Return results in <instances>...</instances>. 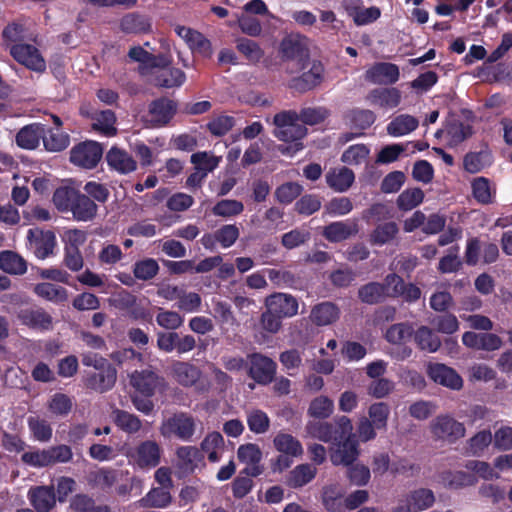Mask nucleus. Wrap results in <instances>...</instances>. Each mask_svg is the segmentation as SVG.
<instances>
[{"label": "nucleus", "instance_id": "nucleus-42", "mask_svg": "<svg viewBox=\"0 0 512 512\" xmlns=\"http://www.w3.org/2000/svg\"><path fill=\"white\" fill-rule=\"evenodd\" d=\"M472 195L474 199L482 204L489 205L494 203L496 190L492 189L490 180L485 177H477L471 183Z\"/></svg>", "mask_w": 512, "mask_h": 512}, {"label": "nucleus", "instance_id": "nucleus-10", "mask_svg": "<svg viewBox=\"0 0 512 512\" xmlns=\"http://www.w3.org/2000/svg\"><path fill=\"white\" fill-rule=\"evenodd\" d=\"M177 113V103L166 97L153 100L148 106V122L152 128L164 127Z\"/></svg>", "mask_w": 512, "mask_h": 512}, {"label": "nucleus", "instance_id": "nucleus-33", "mask_svg": "<svg viewBox=\"0 0 512 512\" xmlns=\"http://www.w3.org/2000/svg\"><path fill=\"white\" fill-rule=\"evenodd\" d=\"M327 185L336 192L347 191L355 180L354 172L347 168L342 167L338 170H330L326 176Z\"/></svg>", "mask_w": 512, "mask_h": 512}, {"label": "nucleus", "instance_id": "nucleus-3", "mask_svg": "<svg viewBox=\"0 0 512 512\" xmlns=\"http://www.w3.org/2000/svg\"><path fill=\"white\" fill-rule=\"evenodd\" d=\"M8 52L14 61L32 72L42 74L47 69L44 56L33 44H11Z\"/></svg>", "mask_w": 512, "mask_h": 512}, {"label": "nucleus", "instance_id": "nucleus-56", "mask_svg": "<svg viewBox=\"0 0 512 512\" xmlns=\"http://www.w3.org/2000/svg\"><path fill=\"white\" fill-rule=\"evenodd\" d=\"M493 439L490 430H482L467 441L466 453L472 456H480L491 444Z\"/></svg>", "mask_w": 512, "mask_h": 512}, {"label": "nucleus", "instance_id": "nucleus-60", "mask_svg": "<svg viewBox=\"0 0 512 512\" xmlns=\"http://www.w3.org/2000/svg\"><path fill=\"white\" fill-rule=\"evenodd\" d=\"M369 419L377 430H386L390 415V407L385 402L373 403L368 409Z\"/></svg>", "mask_w": 512, "mask_h": 512}, {"label": "nucleus", "instance_id": "nucleus-52", "mask_svg": "<svg viewBox=\"0 0 512 512\" xmlns=\"http://www.w3.org/2000/svg\"><path fill=\"white\" fill-rule=\"evenodd\" d=\"M114 414V423L122 431L128 434H135L141 429L142 422L138 416L120 409H117Z\"/></svg>", "mask_w": 512, "mask_h": 512}, {"label": "nucleus", "instance_id": "nucleus-50", "mask_svg": "<svg viewBox=\"0 0 512 512\" xmlns=\"http://www.w3.org/2000/svg\"><path fill=\"white\" fill-rule=\"evenodd\" d=\"M25 26L19 21L8 23L2 30V40L5 50L9 51L11 44L24 43Z\"/></svg>", "mask_w": 512, "mask_h": 512}, {"label": "nucleus", "instance_id": "nucleus-55", "mask_svg": "<svg viewBox=\"0 0 512 512\" xmlns=\"http://www.w3.org/2000/svg\"><path fill=\"white\" fill-rule=\"evenodd\" d=\"M237 50L253 64L258 63L264 56V50L254 40L240 38L236 43Z\"/></svg>", "mask_w": 512, "mask_h": 512}, {"label": "nucleus", "instance_id": "nucleus-32", "mask_svg": "<svg viewBox=\"0 0 512 512\" xmlns=\"http://www.w3.org/2000/svg\"><path fill=\"white\" fill-rule=\"evenodd\" d=\"M317 469L310 464H299L286 476L285 484L297 489L310 483L316 476Z\"/></svg>", "mask_w": 512, "mask_h": 512}, {"label": "nucleus", "instance_id": "nucleus-64", "mask_svg": "<svg viewBox=\"0 0 512 512\" xmlns=\"http://www.w3.org/2000/svg\"><path fill=\"white\" fill-rule=\"evenodd\" d=\"M333 409L334 404L330 398L319 396L311 401L308 414L314 418L325 419L333 413Z\"/></svg>", "mask_w": 512, "mask_h": 512}, {"label": "nucleus", "instance_id": "nucleus-16", "mask_svg": "<svg viewBox=\"0 0 512 512\" xmlns=\"http://www.w3.org/2000/svg\"><path fill=\"white\" fill-rule=\"evenodd\" d=\"M27 497L35 512H51L57 502L52 485L33 486L28 490Z\"/></svg>", "mask_w": 512, "mask_h": 512}, {"label": "nucleus", "instance_id": "nucleus-18", "mask_svg": "<svg viewBox=\"0 0 512 512\" xmlns=\"http://www.w3.org/2000/svg\"><path fill=\"white\" fill-rule=\"evenodd\" d=\"M337 447L330 453V460L333 465L349 466L356 461L359 456V445L355 435L344 438L340 443L335 444Z\"/></svg>", "mask_w": 512, "mask_h": 512}, {"label": "nucleus", "instance_id": "nucleus-30", "mask_svg": "<svg viewBox=\"0 0 512 512\" xmlns=\"http://www.w3.org/2000/svg\"><path fill=\"white\" fill-rule=\"evenodd\" d=\"M268 306L281 317H292L298 312V301L295 297L276 293L268 299Z\"/></svg>", "mask_w": 512, "mask_h": 512}, {"label": "nucleus", "instance_id": "nucleus-59", "mask_svg": "<svg viewBox=\"0 0 512 512\" xmlns=\"http://www.w3.org/2000/svg\"><path fill=\"white\" fill-rule=\"evenodd\" d=\"M187 45L193 54H198L203 58L209 59L213 55L211 41L197 30L195 33H192V37Z\"/></svg>", "mask_w": 512, "mask_h": 512}, {"label": "nucleus", "instance_id": "nucleus-37", "mask_svg": "<svg viewBox=\"0 0 512 512\" xmlns=\"http://www.w3.org/2000/svg\"><path fill=\"white\" fill-rule=\"evenodd\" d=\"M405 502L415 512H422L431 508L435 503V495L431 489L419 488L409 492Z\"/></svg>", "mask_w": 512, "mask_h": 512}, {"label": "nucleus", "instance_id": "nucleus-26", "mask_svg": "<svg viewBox=\"0 0 512 512\" xmlns=\"http://www.w3.org/2000/svg\"><path fill=\"white\" fill-rule=\"evenodd\" d=\"M120 29L125 34H146L151 31V21L137 12L127 13L120 20Z\"/></svg>", "mask_w": 512, "mask_h": 512}, {"label": "nucleus", "instance_id": "nucleus-12", "mask_svg": "<svg viewBox=\"0 0 512 512\" xmlns=\"http://www.w3.org/2000/svg\"><path fill=\"white\" fill-rule=\"evenodd\" d=\"M237 457L246 467L240 474L251 477H258L264 472V467L260 464L262 460V451L257 444L247 443L240 445L237 450Z\"/></svg>", "mask_w": 512, "mask_h": 512}, {"label": "nucleus", "instance_id": "nucleus-57", "mask_svg": "<svg viewBox=\"0 0 512 512\" xmlns=\"http://www.w3.org/2000/svg\"><path fill=\"white\" fill-rule=\"evenodd\" d=\"M343 493L337 485H328L323 488L322 503L329 512H340L342 510Z\"/></svg>", "mask_w": 512, "mask_h": 512}, {"label": "nucleus", "instance_id": "nucleus-2", "mask_svg": "<svg viewBox=\"0 0 512 512\" xmlns=\"http://www.w3.org/2000/svg\"><path fill=\"white\" fill-rule=\"evenodd\" d=\"M299 116L296 111L285 110L277 113L273 118L276 126L274 136L283 142H295L296 150H301L303 144L299 142L307 134V128L298 124Z\"/></svg>", "mask_w": 512, "mask_h": 512}, {"label": "nucleus", "instance_id": "nucleus-39", "mask_svg": "<svg viewBox=\"0 0 512 512\" xmlns=\"http://www.w3.org/2000/svg\"><path fill=\"white\" fill-rule=\"evenodd\" d=\"M414 341L421 351L434 353L441 346V340L438 335L427 326H420L414 332Z\"/></svg>", "mask_w": 512, "mask_h": 512}, {"label": "nucleus", "instance_id": "nucleus-53", "mask_svg": "<svg viewBox=\"0 0 512 512\" xmlns=\"http://www.w3.org/2000/svg\"><path fill=\"white\" fill-rule=\"evenodd\" d=\"M158 262L153 258L138 260L133 264V275L136 279L149 281L159 273Z\"/></svg>", "mask_w": 512, "mask_h": 512}, {"label": "nucleus", "instance_id": "nucleus-15", "mask_svg": "<svg viewBox=\"0 0 512 512\" xmlns=\"http://www.w3.org/2000/svg\"><path fill=\"white\" fill-rule=\"evenodd\" d=\"M427 375L435 383L452 390H460L463 386V380L456 370L442 363H430Z\"/></svg>", "mask_w": 512, "mask_h": 512}, {"label": "nucleus", "instance_id": "nucleus-38", "mask_svg": "<svg viewBox=\"0 0 512 512\" xmlns=\"http://www.w3.org/2000/svg\"><path fill=\"white\" fill-rule=\"evenodd\" d=\"M399 233L396 222L390 221L377 225L369 235V242L374 246H383L393 241Z\"/></svg>", "mask_w": 512, "mask_h": 512}, {"label": "nucleus", "instance_id": "nucleus-22", "mask_svg": "<svg viewBox=\"0 0 512 512\" xmlns=\"http://www.w3.org/2000/svg\"><path fill=\"white\" fill-rule=\"evenodd\" d=\"M45 136V125L32 123L22 127L15 136L18 147L25 150H35L39 147L42 138Z\"/></svg>", "mask_w": 512, "mask_h": 512}, {"label": "nucleus", "instance_id": "nucleus-34", "mask_svg": "<svg viewBox=\"0 0 512 512\" xmlns=\"http://www.w3.org/2000/svg\"><path fill=\"white\" fill-rule=\"evenodd\" d=\"M369 99L372 104L382 108H395L401 102V92L395 87L376 88L369 93Z\"/></svg>", "mask_w": 512, "mask_h": 512}, {"label": "nucleus", "instance_id": "nucleus-11", "mask_svg": "<svg viewBox=\"0 0 512 512\" xmlns=\"http://www.w3.org/2000/svg\"><path fill=\"white\" fill-rule=\"evenodd\" d=\"M117 380V370L113 365L94 371H87L83 376V384L87 389L104 393L111 390Z\"/></svg>", "mask_w": 512, "mask_h": 512}, {"label": "nucleus", "instance_id": "nucleus-13", "mask_svg": "<svg viewBox=\"0 0 512 512\" xmlns=\"http://www.w3.org/2000/svg\"><path fill=\"white\" fill-rule=\"evenodd\" d=\"M162 433L175 435L177 438L189 441L195 432V422L192 416L186 413H176L166 420Z\"/></svg>", "mask_w": 512, "mask_h": 512}, {"label": "nucleus", "instance_id": "nucleus-58", "mask_svg": "<svg viewBox=\"0 0 512 512\" xmlns=\"http://www.w3.org/2000/svg\"><path fill=\"white\" fill-rule=\"evenodd\" d=\"M78 193V190L68 187V186H61L58 187L54 193H53V203L56 206V208L61 212H68L70 211L74 199Z\"/></svg>", "mask_w": 512, "mask_h": 512}, {"label": "nucleus", "instance_id": "nucleus-45", "mask_svg": "<svg viewBox=\"0 0 512 512\" xmlns=\"http://www.w3.org/2000/svg\"><path fill=\"white\" fill-rule=\"evenodd\" d=\"M180 467L188 472H193L203 460L202 452L193 446H182L176 451Z\"/></svg>", "mask_w": 512, "mask_h": 512}, {"label": "nucleus", "instance_id": "nucleus-1", "mask_svg": "<svg viewBox=\"0 0 512 512\" xmlns=\"http://www.w3.org/2000/svg\"><path fill=\"white\" fill-rule=\"evenodd\" d=\"M353 430L352 422L347 416H338L333 422H309L308 433L325 443H340L344 438L350 436Z\"/></svg>", "mask_w": 512, "mask_h": 512}, {"label": "nucleus", "instance_id": "nucleus-54", "mask_svg": "<svg viewBox=\"0 0 512 512\" xmlns=\"http://www.w3.org/2000/svg\"><path fill=\"white\" fill-rule=\"evenodd\" d=\"M347 118L351 128L363 131L375 122L376 115L368 109H353L348 113Z\"/></svg>", "mask_w": 512, "mask_h": 512}, {"label": "nucleus", "instance_id": "nucleus-23", "mask_svg": "<svg viewBox=\"0 0 512 512\" xmlns=\"http://www.w3.org/2000/svg\"><path fill=\"white\" fill-rule=\"evenodd\" d=\"M463 344L471 349L494 351L501 347V338L493 333H476L467 331L462 336Z\"/></svg>", "mask_w": 512, "mask_h": 512}, {"label": "nucleus", "instance_id": "nucleus-63", "mask_svg": "<svg viewBox=\"0 0 512 512\" xmlns=\"http://www.w3.org/2000/svg\"><path fill=\"white\" fill-rule=\"evenodd\" d=\"M424 192L420 188L406 189L397 198L400 210L409 211L422 203Z\"/></svg>", "mask_w": 512, "mask_h": 512}, {"label": "nucleus", "instance_id": "nucleus-47", "mask_svg": "<svg viewBox=\"0 0 512 512\" xmlns=\"http://www.w3.org/2000/svg\"><path fill=\"white\" fill-rule=\"evenodd\" d=\"M88 483L103 491L111 489L117 481V473L110 468H100L96 471H91L87 477Z\"/></svg>", "mask_w": 512, "mask_h": 512}, {"label": "nucleus", "instance_id": "nucleus-40", "mask_svg": "<svg viewBox=\"0 0 512 512\" xmlns=\"http://www.w3.org/2000/svg\"><path fill=\"white\" fill-rule=\"evenodd\" d=\"M419 121L416 117L409 114H401L396 116L388 125L387 132L394 137L403 136L416 130Z\"/></svg>", "mask_w": 512, "mask_h": 512}, {"label": "nucleus", "instance_id": "nucleus-31", "mask_svg": "<svg viewBox=\"0 0 512 512\" xmlns=\"http://www.w3.org/2000/svg\"><path fill=\"white\" fill-rule=\"evenodd\" d=\"M171 374L180 385L190 387L198 381L200 370L191 363L176 361L171 366Z\"/></svg>", "mask_w": 512, "mask_h": 512}, {"label": "nucleus", "instance_id": "nucleus-5", "mask_svg": "<svg viewBox=\"0 0 512 512\" xmlns=\"http://www.w3.org/2000/svg\"><path fill=\"white\" fill-rule=\"evenodd\" d=\"M102 156V146L96 141L86 140L72 147L69 160L78 167L93 169L98 165Z\"/></svg>", "mask_w": 512, "mask_h": 512}, {"label": "nucleus", "instance_id": "nucleus-48", "mask_svg": "<svg viewBox=\"0 0 512 512\" xmlns=\"http://www.w3.org/2000/svg\"><path fill=\"white\" fill-rule=\"evenodd\" d=\"M172 502L170 489L164 487L152 488L142 499L141 503L145 507L165 508Z\"/></svg>", "mask_w": 512, "mask_h": 512}, {"label": "nucleus", "instance_id": "nucleus-6", "mask_svg": "<svg viewBox=\"0 0 512 512\" xmlns=\"http://www.w3.org/2000/svg\"><path fill=\"white\" fill-rule=\"evenodd\" d=\"M250 366L248 376L259 385H268L274 379L277 371V364L270 357L261 353L248 355Z\"/></svg>", "mask_w": 512, "mask_h": 512}, {"label": "nucleus", "instance_id": "nucleus-20", "mask_svg": "<svg viewBox=\"0 0 512 512\" xmlns=\"http://www.w3.org/2000/svg\"><path fill=\"white\" fill-rule=\"evenodd\" d=\"M399 67L394 63L378 62L365 73L367 81L374 84L392 85L399 80Z\"/></svg>", "mask_w": 512, "mask_h": 512}, {"label": "nucleus", "instance_id": "nucleus-14", "mask_svg": "<svg viewBox=\"0 0 512 512\" xmlns=\"http://www.w3.org/2000/svg\"><path fill=\"white\" fill-rule=\"evenodd\" d=\"M130 457L142 469L154 468L160 463L161 448L157 442L146 440L135 448Z\"/></svg>", "mask_w": 512, "mask_h": 512}, {"label": "nucleus", "instance_id": "nucleus-21", "mask_svg": "<svg viewBox=\"0 0 512 512\" xmlns=\"http://www.w3.org/2000/svg\"><path fill=\"white\" fill-rule=\"evenodd\" d=\"M359 232L357 221L345 220L335 221L323 228V237L331 243H339L345 241Z\"/></svg>", "mask_w": 512, "mask_h": 512}, {"label": "nucleus", "instance_id": "nucleus-19", "mask_svg": "<svg viewBox=\"0 0 512 512\" xmlns=\"http://www.w3.org/2000/svg\"><path fill=\"white\" fill-rule=\"evenodd\" d=\"M27 238L38 259L43 260L53 254V249L56 245L54 232L50 230L29 229Z\"/></svg>", "mask_w": 512, "mask_h": 512}, {"label": "nucleus", "instance_id": "nucleus-43", "mask_svg": "<svg viewBox=\"0 0 512 512\" xmlns=\"http://www.w3.org/2000/svg\"><path fill=\"white\" fill-rule=\"evenodd\" d=\"M186 81V74L179 68L168 67L155 76V85L162 88L182 86Z\"/></svg>", "mask_w": 512, "mask_h": 512}, {"label": "nucleus", "instance_id": "nucleus-51", "mask_svg": "<svg viewBox=\"0 0 512 512\" xmlns=\"http://www.w3.org/2000/svg\"><path fill=\"white\" fill-rule=\"evenodd\" d=\"M350 16L356 25L362 26L375 22L381 15V11L376 6L364 8L361 6H348L347 8Z\"/></svg>", "mask_w": 512, "mask_h": 512}, {"label": "nucleus", "instance_id": "nucleus-24", "mask_svg": "<svg viewBox=\"0 0 512 512\" xmlns=\"http://www.w3.org/2000/svg\"><path fill=\"white\" fill-rule=\"evenodd\" d=\"M21 324L36 330H49L52 327V317L42 308L21 309L18 313Z\"/></svg>", "mask_w": 512, "mask_h": 512}, {"label": "nucleus", "instance_id": "nucleus-8", "mask_svg": "<svg viewBox=\"0 0 512 512\" xmlns=\"http://www.w3.org/2000/svg\"><path fill=\"white\" fill-rule=\"evenodd\" d=\"M130 383L144 397H152L157 391L163 392L167 388L165 379L151 370L135 371L131 375Z\"/></svg>", "mask_w": 512, "mask_h": 512}, {"label": "nucleus", "instance_id": "nucleus-46", "mask_svg": "<svg viewBox=\"0 0 512 512\" xmlns=\"http://www.w3.org/2000/svg\"><path fill=\"white\" fill-rule=\"evenodd\" d=\"M414 328L409 323H396L391 325L385 333V339L394 345H404L414 337Z\"/></svg>", "mask_w": 512, "mask_h": 512}, {"label": "nucleus", "instance_id": "nucleus-4", "mask_svg": "<svg viewBox=\"0 0 512 512\" xmlns=\"http://www.w3.org/2000/svg\"><path fill=\"white\" fill-rule=\"evenodd\" d=\"M307 38L300 34H289L285 36L279 45V55L283 61L296 60L302 69L307 67L309 62V49L306 43Z\"/></svg>", "mask_w": 512, "mask_h": 512}, {"label": "nucleus", "instance_id": "nucleus-41", "mask_svg": "<svg viewBox=\"0 0 512 512\" xmlns=\"http://www.w3.org/2000/svg\"><path fill=\"white\" fill-rule=\"evenodd\" d=\"M44 148L49 152H61L70 144V135L61 129H46L42 138Z\"/></svg>", "mask_w": 512, "mask_h": 512}, {"label": "nucleus", "instance_id": "nucleus-35", "mask_svg": "<svg viewBox=\"0 0 512 512\" xmlns=\"http://www.w3.org/2000/svg\"><path fill=\"white\" fill-rule=\"evenodd\" d=\"M0 269L11 275H23L27 271V262L18 253L5 250L0 253Z\"/></svg>", "mask_w": 512, "mask_h": 512}, {"label": "nucleus", "instance_id": "nucleus-27", "mask_svg": "<svg viewBox=\"0 0 512 512\" xmlns=\"http://www.w3.org/2000/svg\"><path fill=\"white\" fill-rule=\"evenodd\" d=\"M340 317V309L332 302L325 301L315 305L310 313L311 321L317 326H326L336 322Z\"/></svg>", "mask_w": 512, "mask_h": 512}, {"label": "nucleus", "instance_id": "nucleus-25", "mask_svg": "<svg viewBox=\"0 0 512 512\" xmlns=\"http://www.w3.org/2000/svg\"><path fill=\"white\" fill-rule=\"evenodd\" d=\"M109 167L121 174H128L136 170L137 164L133 157L125 150L113 146L106 154Z\"/></svg>", "mask_w": 512, "mask_h": 512}, {"label": "nucleus", "instance_id": "nucleus-62", "mask_svg": "<svg viewBox=\"0 0 512 512\" xmlns=\"http://www.w3.org/2000/svg\"><path fill=\"white\" fill-rule=\"evenodd\" d=\"M244 211L241 201L235 199H223L218 201L212 208V213L220 217H233Z\"/></svg>", "mask_w": 512, "mask_h": 512}, {"label": "nucleus", "instance_id": "nucleus-36", "mask_svg": "<svg viewBox=\"0 0 512 512\" xmlns=\"http://www.w3.org/2000/svg\"><path fill=\"white\" fill-rule=\"evenodd\" d=\"M358 298L362 303L375 305L382 303L386 298V285L380 282H369L358 289Z\"/></svg>", "mask_w": 512, "mask_h": 512}, {"label": "nucleus", "instance_id": "nucleus-29", "mask_svg": "<svg viewBox=\"0 0 512 512\" xmlns=\"http://www.w3.org/2000/svg\"><path fill=\"white\" fill-rule=\"evenodd\" d=\"M445 134L449 147H456L473 134V127L459 119L449 120L445 125Z\"/></svg>", "mask_w": 512, "mask_h": 512}, {"label": "nucleus", "instance_id": "nucleus-49", "mask_svg": "<svg viewBox=\"0 0 512 512\" xmlns=\"http://www.w3.org/2000/svg\"><path fill=\"white\" fill-rule=\"evenodd\" d=\"M34 291L39 297L55 303L65 302L68 298L67 289L53 283H39L35 286Z\"/></svg>", "mask_w": 512, "mask_h": 512}, {"label": "nucleus", "instance_id": "nucleus-61", "mask_svg": "<svg viewBox=\"0 0 512 512\" xmlns=\"http://www.w3.org/2000/svg\"><path fill=\"white\" fill-rule=\"evenodd\" d=\"M303 187L297 182H286L275 190V198L281 204H290L301 195Z\"/></svg>", "mask_w": 512, "mask_h": 512}, {"label": "nucleus", "instance_id": "nucleus-28", "mask_svg": "<svg viewBox=\"0 0 512 512\" xmlns=\"http://www.w3.org/2000/svg\"><path fill=\"white\" fill-rule=\"evenodd\" d=\"M97 211V204L87 195L78 191L70 209L74 219L83 222L91 221L96 217Z\"/></svg>", "mask_w": 512, "mask_h": 512}, {"label": "nucleus", "instance_id": "nucleus-44", "mask_svg": "<svg viewBox=\"0 0 512 512\" xmlns=\"http://www.w3.org/2000/svg\"><path fill=\"white\" fill-rule=\"evenodd\" d=\"M273 445L278 452L283 454L300 456L303 453L300 441L288 433H278L273 439Z\"/></svg>", "mask_w": 512, "mask_h": 512}, {"label": "nucleus", "instance_id": "nucleus-7", "mask_svg": "<svg viewBox=\"0 0 512 512\" xmlns=\"http://www.w3.org/2000/svg\"><path fill=\"white\" fill-rule=\"evenodd\" d=\"M432 435L439 440L454 443L465 435V426L449 415H438L431 423Z\"/></svg>", "mask_w": 512, "mask_h": 512}, {"label": "nucleus", "instance_id": "nucleus-17", "mask_svg": "<svg viewBox=\"0 0 512 512\" xmlns=\"http://www.w3.org/2000/svg\"><path fill=\"white\" fill-rule=\"evenodd\" d=\"M80 114L93 120L92 129L106 137H112L117 134L116 115L110 110H101L90 113L85 107L80 108Z\"/></svg>", "mask_w": 512, "mask_h": 512}, {"label": "nucleus", "instance_id": "nucleus-9", "mask_svg": "<svg viewBox=\"0 0 512 512\" xmlns=\"http://www.w3.org/2000/svg\"><path fill=\"white\" fill-rule=\"evenodd\" d=\"M324 72V65L318 60H313L307 71L290 79L288 86L297 93H306L322 83Z\"/></svg>", "mask_w": 512, "mask_h": 512}]
</instances>
